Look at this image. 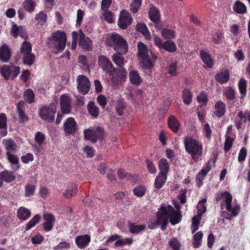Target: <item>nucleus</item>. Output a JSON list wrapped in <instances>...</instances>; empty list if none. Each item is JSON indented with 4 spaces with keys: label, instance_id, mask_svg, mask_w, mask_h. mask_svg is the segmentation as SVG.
I'll return each instance as SVG.
<instances>
[{
    "label": "nucleus",
    "instance_id": "nucleus-4",
    "mask_svg": "<svg viewBox=\"0 0 250 250\" xmlns=\"http://www.w3.org/2000/svg\"><path fill=\"white\" fill-rule=\"evenodd\" d=\"M173 205L176 209H174L171 206L165 204H162L160 208L164 213H167L170 216L171 224L175 225L178 224L182 219L181 206L176 201H173Z\"/></svg>",
    "mask_w": 250,
    "mask_h": 250
},
{
    "label": "nucleus",
    "instance_id": "nucleus-42",
    "mask_svg": "<svg viewBox=\"0 0 250 250\" xmlns=\"http://www.w3.org/2000/svg\"><path fill=\"white\" fill-rule=\"evenodd\" d=\"M203 234L200 231L196 232L193 236L192 245L194 248H198L201 245Z\"/></svg>",
    "mask_w": 250,
    "mask_h": 250
},
{
    "label": "nucleus",
    "instance_id": "nucleus-15",
    "mask_svg": "<svg viewBox=\"0 0 250 250\" xmlns=\"http://www.w3.org/2000/svg\"><path fill=\"white\" fill-rule=\"evenodd\" d=\"M79 32V45L84 50H90L92 47L91 40L88 37H86L81 30H80Z\"/></svg>",
    "mask_w": 250,
    "mask_h": 250
},
{
    "label": "nucleus",
    "instance_id": "nucleus-1",
    "mask_svg": "<svg viewBox=\"0 0 250 250\" xmlns=\"http://www.w3.org/2000/svg\"><path fill=\"white\" fill-rule=\"evenodd\" d=\"M185 148L195 162L201 159L203 153V145L198 139L185 137L184 139Z\"/></svg>",
    "mask_w": 250,
    "mask_h": 250
},
{
    "label": "nucleus",
    "instance_id": "nucleus-54",
    "mask_svg": "<svg viewBox=\"0 0 250 250\" xmlns=\"http://www.w3.org/2000/svg\"><path fill=\"white\" fill-rule=\"evenodd\" d=\"M35 19L38 21V24L43 25L47 21V15L43 11H41L36 15Z\"/></svg>",
    "mask_w": 250,
    "mask_h": 250
},
{
    "label": "nucleus",
    "instance_id": "nucleus-12",
    "mask_svg": "<svg viewBox=\"0 0 250 250\" xmlns=\"http://www.w3.org/2000/svg\"><path fill=\"white\" fill-rule=\"evenodd\" d=\"M132 21V19L130 15L125 10H122L120 14L118 24L119 26L125 29L130 25Z\"/></svg>",
    "mask_w": 250,
    "mask_h": 250
},
{
    "label": "nucleus",
    "instance_id": "nucleus-18",
    "mask_svg": "<svg viewBox=\"0 0 250 250\" xmlns=\"http://www.w3.org/2000/svg\"><path fill=\"white\" fill-rule=\"evenodd\" d=\"M211 170V165L209 162L206 164L205 167L203 168L201 171L197 174L196 180L198 187H200L203 185V182L205 176Z\"/></svg>",
    "mask_w": 250,
    "mask_h": 250
},
{
    "label": "nucleus",
    "instance_id": "nucleus-56",
    "mask_svg": "<svg viewBox=\"0 0 250 250\" xmlns=\"http://www.w3.org/2000/svg\"><path fill=\"white\" fill-rule=\"evenodd\" d=\"M247 82L244 79H241L239 82L238 87L240 93L242 94L241 98H243L246 93Z\"/></svg>",
    "mask_w": 250,
    "mask_h": 250
},
{
    "label": "nucleus",
    "instance_id": "nucleus-22",
    "mask_svg": "<svg viewBox=\"0 0 250 250\" xmlns=\"http://www.w3.org/2000/svg\"><path fill=\"white\" fill-rule=\"evenodd\" d=\"M225 112L226 104L222 101H217L215 104L214 115L218 118H221L224 116Z\"/></svg>",
    "mask_w": 250,
    "mask_h": 250
},
{
    "label": "nucleus",
    "instance_id": "nucleus-24",
    "mask_svg": "<svg viewBox=\"0 0 250 250\" xmlns=\"http://www.w3.org/2000/svg\"><path fill=\"white\" fill-rule=\"evenodd\" d=\"M200 57L207 68H210L213 65V61L210 55L206 51L202 50L200 51Z\"/></svg>",
    "mask_w": 250,
    "mask_h": 250
},
{
    "label": "nucleus",
    "instance_id": "nucleus-40",
    "mask_svg": "<svg viewBox=\"0 0 250 250\" xmlns=\"http://www.w3.org/2000/svg\"><path fill=\"white\" fill-rule=\"evenodd\" d=\"M167 175L159 173L156 177L154 185L157 188H161L166 182Z\"/></svg>",
    "mask_w": 250,
    "mask_h": 250
},
{
    "label": "nucleus",
    "instance_id": "nucleus-37",
    "mask_svg": "<svg viewBox=\"0 0 250 250\" xmlns=\"http://www.w3.org/2000/svg\"><path fill=\"white\" fill-rule=\"evenodd\" d=\"M0 176L2 181H4L6 183H10L13 181L15 179L14 173L12 172L7 170L1 172L0 173Z\"/></svg>",
    "mask_w": 250,
    "mask_h": 250
},
{
    "label": "nucleus",
    "instance_id": "nucleus-3",
    "mask_svg": "<svg viewBox=\"0 0 250 250\" xmlns=\"http://www.w3.org/2000/svg\"><path fill=\"white\" fill-rule=\"evenodd\" d=\"M216 200L218 201H222L221 203L222 207L225 206L227 211L230 213V214L225 217L226 219L231 220L233 217H236L239 214L240 210V206L235 205L232 206V196L229 192L225 191L218 194L217 195Z\"/></svg>",
    "mask_w": 250,
    "mask_h": 250
},
{
    "label": "nucleus",
    "instance_id": "nucleus-34",
    "mask_svg": "<svg viewBox=\"0 0 250 250\" xmlns=\"http://www.w3.org/2000/svg\"><path fill=\"white\" fill-rule=\"evenodd\" d=\"M78 191V186L72 184L66 188V190L63 193L65 197L69 198L76 195Z\"/></svg>",
    "mask_w": 250,
    "mask_h": 250
},
{
    "label": "nucleus",
    "instance_id": "nucleus-2",
    "mask_svg": "<svg viewBox=\"0 0 250 250\" xmlns=\"http://www.w3.org/2000/svg\"><path fill=\"white\" fill-rule=\"evenodd\" d=\"M137 47L141 65L145 69H149L152 68L157 59L156 55L149 51L147 46L141 42L138 43Z\"/></svg>",
    "mask_w": 250,
    "mask_h": 250
},
{
    "label": "nucleus",
    "instance_id": "nucleus-31",
    "mask_svg": "<svg viewBox=\"0 0 250 250\" xmlns=\"http://www.w3.org/2000/svg\"><path fill=\"white\" fill-rule=\"evenodd\" d=\"M159 168L160 170L159 173L167 175L169 169V164L167 160L165 158H162L158 163Z\"/></svg>",
    "mask_w": 250,
    "mask_h": 250
},
{
    "label": "nucleus",
    "instance_id": "nucleus-20",
    "mask_svg": "<svg viewBox=\"0 0 250 250\" xmlns=\"http://www.w3.org/2000/svg\"><path fill=\"white\" fill-rule=\"evenodd\" d=\"M215 79L221 84L227 83L229 79V73L227 70H222L214 76Z\"/></svg>",
    "mask_w": 250,
    "mask_h": 250
},
{
    "label": "nucleus",
    "instance_id": "nucleus-46",
    "mask_svg": "<svg viewBox=\"0 0 250 250\" xmlns=\"http://www.w3.org/2000/svg\"><path fill=\"white\" fill-rule=\"evenodd\" d=\"M136 29L138 31L142 33L146 39L150 38V34L145 24L142 23H138L136 25Z\"/></svg>",
    "mask_w": 250,
    "mask_h": 250
},
{
    "label": "nucleus",
    "instance_id": "nucleus-62",
    "mask_svg": "<svg viewBox=\"0 0 250 250\" xmlns=\"http://www.w3.org/2000/svg\"><path fill=\"white\" fill-rule=\"evenodd\" d=\"M169 245L173 250H180L181 245L176 238H173L169 242Z\"/></svg>",
    "mask_w": 250,
    "mask_h": 250
},
{
    "label": "nucleus",
    "instance_id": "nucleus-30",
    "mask_svg": "<svg viewBox=\"0 0 250 250\" xmlns=\"http://www.w3.org/2000/svg\"><path fill=\"white\" fill-rule=\"evenodd\" d=\"M233 9L237 14H244L247 12L246 6L239 0H236L234 3Z\"/></svg>",
    "mask_w": 250,
    "mask_h": 250
},
{
    "label": "nucleus",
    "instance_id": "nucleus-36",
    "mask_svg": "<svg viewBox=\"0 0 250 250\" xmlns=\"http://www.w3.org/2000/svg\"><path fill=\"white\" fill-rule=\"evenodd\" d=\"M236 91L232 87H226L223 90V95L228 100L232 101L235 98Z\"/></svg>",
    "mask_w": 250,
    "mask_h": 250
},
{
    "label": "nucleus",
    "instance_id": "nucleus-43",
    "mask_svg": "<svg viewBox=\"0 0 250 250\" xmlns=\"http://www.w3.org/2000/svg\"><path fill=\"white\" fill-rule=\"evenodd\" d=\"M168 220L170 222V217L167 213H164L162 211V216L159 218V226L161 225V229L165 230L167 228V225L168 223Z\"/></svg>",
    "mask_w": 250,
    "mask_h": 250
},
{
    "label": "nucleus",
    "instance_id": "nucleus-41",
    "mask_svg": "<svg viewBox=\"0 0 250 250\" xmlns=\"http://www.w3.org/2000/svg\"><path fill=\"white\" fill-rule=\"evenodd\" d=\"M24 9L29 13H32L35 10L36 3L33 0H25L22 3Z\"/></svg>",
    "mask_w": 250,
    "mask_h": 250
},
{
    "label": "nucleus",
    "instance_id": "nucleus-8",
    "mask_svg": "<svg viewBox=\"0 0 250 250\" xmlns=\"http://www.w3.org/2000/svg\"><path fill=\"white\" fill-rule=\"evenodd\" d=\"M57 108L54 103H51L49 106H44L39 110L40 118L48 122H52L55 119Z\"/></svg>",
    "mask_w": 250,
    "mask_h": 250
},
{
    "label": "nucleus",
    "instance_id": "nucleus-13",
    "mask_svg": "<svg viewBox=\"0 0 250 250\" xmlns=\"http://www.w3.org/2000/svg\"><path fill=\"white\" fill-rule=\"evenodd\" d=\"M238 120L235 121V125L237 129L242 128L243 124L248 123L250 125V111H240L238 113Z\"/></svg>",
    "mask_w": 250,
    "mask_h": 250
},
{
    "label": "nucleus",
    "instance_id": "nucleus-5",
    "mask_svg": "<svg viewBox=\"0 0 250 250\" xmlns=\"http://www.w3.org/2000/svg\"><path fill=\"white\" fill-rule=\"evenodd\" d=\"M48 41L58 52H62L66 45V36L63 32L58 30L52 33Z\"/></svg>",
    "mask_w": 250,
    "mask_h": 250
},
{
    "label": "nucleus",
    "instance_id": "nucleus-64",
    "mask_svg": "<svg viewBox=\"0 0 250 250\" xmlns=\"http://www.w3.org/2000/svg\"><path fill=\"white\" fill-rule=\"evenodd\" d=\"M146 166L148 171L152 174L156 173V168L154 164L150 160L147 159L146 160Z\"/></svg>",
    "mask_w": 250,
    "mask_h": 250
},
{
    "label": "nucleus",
    "instance_id": "nucleus-50",
    "mask_svg": "<svg viewBox=\"0 0 250 250\" xmlns=\"http://www.w3.org/2000/svg\"><path fill=\"white\" fill-rule=\"evenodd\" d=\"M122 52H119L117 54L113 55V61L114 62L118 65L120 68L123 67L125 64V61L123 57L121 56Z\"/></svg>",
    "mask_w": 250,
    "mask_h": 250
},
{
    "label": "nucleus",
    "instance_id": "nucleus-10",
    "mask_svg": "<svg viewBox=\"0 0 250 250\" xmlns=\"http://www.w3.org/2000/svg\"><path fill=\"white\" fill-rule=\"evenodd\" d=\"M98 64L102 70L112 76L115 74L116 69L114 68L113 64L110 60L104 56H100L98 58Z\"/></svg>",
    "mask_w": 250,
    "mask_h": 250
},
{
    "label": "nucleus",
    "instance_id": "nucleus-38",
    "mask_svg": "<svg viewBox=\"0 0 250 250\" xmlns=\"http://www.w3.org/2000/svg\"><path fill=\"white\" fill-rule=\"evenodd\" d=\"M87 110L89 113L94 118H97L99 114V108L93 102H89L87 105Z\"/></svg>",
    "mask_w": 250,
    "mask_h": 250
},
{
    "label": "nucleus",
    "instance_id": "nucleus-44",
    "mask_svg": "<svg viewBox=\"0 0 250 250\" xmlns=\"http://www.w3.org/2000/svg\"><path fill=\"white\" fill-rule=\"evenodd\" d=\"M25 101L28 104H32L34 102L35 94L31 89L26 90L23 93Z\"/></svg>",
    "mask_w": 250,
    "mask_h": 250
},
{
    "label": "nucleus",
    "instance_id": "nucleus-26",
    "mask_svg": "<svg viewBox=\"0 0 250 250\" xmlns=\"http://www.w3.org/2000/svg\"><path fill=\"white\" fill-rule=\"evenodd\" d=\"M130 83L136 85H139L142 83V80L138 71L131 70L129 73Z\"/></svg>",
    "mask_w": 250,
    "mask_h": 250
},
{
    "label": "nucleus",
    "instance_id": "nucleus-27",
    "mask_svg": "<svg viewBox=\"0 0 250 250\" xmlns=\"http://www.w3.org/2000/svg\"><path fill=\"white\" fill-rule=\"evenodd\" d=\"M2 144L4 145L6 152H14L16 150L17 145L15 142L11 138L4 139L2 140Z\"/></svg>",
    "mask_w": 250,
    "mask_h": 250
},
{
    "label": "nucleus",
    "instance_id": "nucleus-17",
    "mask_svg": "<svg viewBox=\"0 0 250 250\" xmlns=\"http://www.w3.org/2000/svg\"><path fill=\"white\" fill-rule=\"evenodd\" d=\"M43 219L44 221L42 224L44 230L46 231H50L53 227L55 221L54 216L50 213H45L43 215Z\"/></svg>",
    "mask_w": 250,
    "mask_h": 250
},
{
    "label": "nucleus",
    "instance_id": "nucleus-52",
    "mask_svg": "<svg viewBox=\"0 0 250 250\" xmlns=\"http://www.w3.org/2000/svg\"><path fill=\"white\" fill-rule=\"evenodd\" d=\"M146 188L143 186H139L133 189L134 194L138 197H142L146 194Z\"/></svg>",
    "mask_w": 250,
    "mask_h": 250
},
{
    "label": "nucleus",
    "instance_id": "nucleus-6",
    "mask_svg": "<svg viewBox=\"0 0 250 250\" xmlns=\"http://www.w3.org/2000/svg\"><path fill=\"white\" fill-rule=\"evenodd\" d=\"M32 45L30 42L26 41L23 42L21 47V52L24 64L31 65L33 64L35 56L31 53Z\"/></svg>",
    "mask_w": 250,
    "mask_h": 250
},
{
    "label": "nucleus",
    "instance_id": "nucleus-48",
    "mask_svg": "<svg viewBox=\"0 0 250 250\" xmlns=\"http://www.w3.org/2000/svg\"><path fill=\"white\" fill-rule=\"evenodd\" d=\"M162 49H164L169 52L173 53L176 51L177 47L175 44L173 42L167 41L164 42V45Z\"/></svg>",
    "mask_w": 250,
    "mask_h": 250
},
{
    "label": "nucleus",
    "instance_id": "nucleus-33",
    "mask_svg": "<svg viewBox=\"0 0 250 250\" xmlns=\"http://www.w3.org/2000/svg\"><path fill=\"white\" fill-rule=\"evenodd\" d=\"M168 125L169 128L175 132H178L180 125L177 119L174 116H171L169 117Z\"/></svg>",
    "mask_w": 250,
    "mask_h": 250
},
{
    "label": "nucleus",
    "instance_id": "nucleus-57",
    "mask_svg": "<svg viewBox=\"0 0 250 250\" xmlns=\"http://www.w3.org/2000/svg\"><path fill=\"white\" fill-rule=\"evenodd\" d=\"M10 65H4L0 67L1 75L5 80L10 78Z\"/></svg>",
    "mask_w": 250,
    "mask_h": 250
},
{
    "label": "nucleus",
    "instance_id": "nucleus-25",
    "mask_svg": "<svg viewBox=\"0 0 250 250\" xmlns=\"http://www.w3.org/2000/svg\"><path fill=\"white\" fill-rule=\"evenodd\" d=\"M31 215V211L24 207H20L17 210V217L21 221L27 220Z\"/></svg>",
    "mask_w": 250,
    "mask_h": 250
},
{
    "label": "nucleus",
    "instance_id": "nucleus-51",
    "mask_svg": "<svg viewBox=\"0 0 250 250\" xmlns=\"http://www.w3.org/2000/svg\"><path fill=\"white\" fill-rule=\"evenodd\" d=\"M125 107V103L123 99L120 98L117 101V106L116 111L118 115L122 116L123 114V110Z\"/></svg>",
    "mask_w": 250,
    "mask_h": 250
},
{
    "label": "nucleus",
    "instance_id": "nucleus-21",
    "mask_svg": "<svg viewBox=\"0 0 250 250\" xmlns=\"http://www.w3.org/2000/svg\"><path fill=\"white\" fill-rule=\"evenodd\" d=\"M11 56L8 47L4 44L0 47V61L3 62H8Z\"/></svg>",
    "mask_w": 250,
    "mask_h": 250
},
{
    "label": "nucleus",
    "instance_id": "nucleus-59",
    "mask_svg": "<svg viewBox=\"0 0 250 250\" xmlns=\"http://www.w3.org/2000/svg\"><path fill=\"white\" fill-rule=\"evenodd\" d=\"M35 191V186L31 184H27L25 187L24 196L26 197H29L34 194Z\"/></svg>",
    "mask_w": 250,
    "mask_h": 250
},
{
    "label": "nucleus",
    "instance_id": "nucleus-47",
    "mask_svg": "<svg viewBox=\"0 0 250 250\" xmlns=\"http://www.w3.org/2000/svg\"><path fill=\"white\" fill-rule=\"evenodd\" d=\"M162 210L160 208L159 210L157 212V219L148 222V227L149 229H153L159 226V218L160 216H162Z\"/></svg>",
    "mask_w": 250,
    "mask_h": 250
},
{
    "label": "nucleus",
    "instance_id": "nucleus-32",
    "mask_svg": "<svg viewBox=\"0 0 250 250\" xmlns=\"http://www.w3.org/2000/svg\"><path fill=\"white\" fill-rule=\"evenodd\" d=\"M150 19L155 23H158L160 19V13L159 11L155 7L150 8L149 11Z\"/></svg>",
    "mask_w": 250,
    "mask_h": 250
},
{
    "label": "nucleus",
    "instance_id": "nucleus-61",
    "mask_svg": "<svg viewBox=\"0 0 250 250\" xmlns=\"http://www.w3.org/2000/svg\"><path fill=\"white\" fill-rule=\"evenodd\" d=\"M117 76L122 82H124L126 79L127 72L124 67H120L118 70H116Z\"/></svg>",
    "mask_w": 250,
    "mask_h": 250
},
{
    "label": "nucleus",
    "instance_id": "nucleus-60",
    "mask_svg": "<svg viewBox=\"0 0 250 250\" xmlns=\"http://www.w3.org/2000/svg\"><path fill=\"white\" fill-rule=\"evenodd\" d=\"M200 220L201 218H199V217L194 216L192 218L191 227L192 233H194L198 229Z\"/></svg>",
    "mask_w": 250,
    "mask_h": 250
},
{
    "label": "nucleus",
    "instance_id": "nucleus-58",
    "mask_svg": "<svg viewBox=\"0 0 250 250\" xmlns=\"http://www.w3.org/2000/svg\"><path fill=\"white\" fill-rule=\"evenodd\" d=\"M10 78L14 80L19 74L20 72V68L18 66L13 64L10 65Z\"/></svg>",
    "mask_w": 250,
    "mask_h": 250
},
{
    "label": "nucleus",
    "instance_id": "nucleus-28",
    "mask_svg": "<svg viewBox=\"0 0 250 250\" xmlns=\"http://www.w3.org/2000/svg\"><path fill=\"white\" fill-rule=\"evenodd\" d=\"M7 159L11 164L12 168L15 171L18 170L20 168L19 165V160L18 156L11 153L6 152Z\"/></svg>",
    "mask_w": 250,
    "mask_h": 250
},
{
    "label": "nucleus",
    "instance_id": "nucleus-14",
    "mask_svg": "<svg viewBox=\"0 0 250 250\" xmlns=\"http://www.w3.org/2000/svg\"><path fill=\"white\" fill-rule=\"evenodd\" d=\"M63 129L67 135L76 133L77 130V123L73 118L69 117L66 119L63 125Z\"/></svg>",
    "mask_w": 250,
    "mask_h": 250
},
{
    "label": "nucleus",
    "instance_id": "nucleus-7",
    "mask_svg": "<svg viewBox=\"0 0 250 250\" xmlns=\"http://www.w3.org/2000/svg\"><path fill=\"white\" fill-rule=\"evenodd\" d=\"M108 42L117 52L125 53L127 51V45L126 41L118 34H113L111 35L108 40Z\"/></svg>",
    "mask_w": 250,
    "mask_h": 250
},
{
    "label": "nucleus",
    "instance_id": "nucleus-53",
    "mask_svg": "<svg viewBox=\"0 0 250 250\" xmlns=\"http://www.w3.org/2000/svg\"><path fill=\"white\" fill-rule=\"evenodd\" d=\"M162 36L166 39H172L175 37V33L173 30L167 28L162 30Z\"/></svg>",
    "mask_w": 250,
    "mask_h": 250
},
{
    "label": "nucleus",
    "instance_id": "nucleus-29",
    "mask_svg": "<svg viewBox=\"0 0 250 250\" xmlns=\"http://www.w3.org/2000/svg\"><path fill=\"white\" fill-rule=\"evenodd\" d=\"M11 33L14 37L17 38L18 36H20L24 38L26 36L24 34V28L22 26H18L17 24L14 23L11 29Z\"/></svg>",
    "mask_w": 250,
    "mask_h": 250
},
{
    "label": "nucleus",
    "instance_id": "nucleus-49",
    "mask_svg": "<svg viewBox=\"0 0 250 250\" xmlns=\"http://www.w3.org/2000/svg\"><path fill=\"white\" fill-rule=\"evenodd\" d=\"M41 219V216L39 214H36L26 225L25 230L28 231L32 228L36 226Z\"/></svg>",
    "mask_w": 250,
    "mask_h": 250
},
{
    "label": "nucleus",
    "instance_id": "nucleus-35",
    "mask_svg": "<svg viewBox=\"0 0 250 250\" xmlns=\"http://www.w3.org/2000/svg\"><path fill=\"white\" fill-rule=\"evenodd\" d=\"M6 123L7 118L6 115L4 113L0 114V129L1 130V134L3 136H5L7 133Z\"/></svg>",
    "mask_w": 250,
    "mask_h": 250
},
{
    "label": "nucleus",
    "instance_id": "nucleus-23",
    "mask_svg": "<svg viewBox=\"0 0 250 250\" xmlns=\"http://www.w3.org/2000/svg\"><path fill=\"white\" fill-rule=\"evenodd\" d=\"M24 105V102L22 101L19 102L17 105L20 122L22 123L27 122L28 120V117L25 115L23 109Z\"/></svg>",
    "mask_w": 250,
    "mask_h": 250
},
{
    "label": "nucleus",
    "instance_id": "nucleus-19",
    "mask_svg": "<svg viewBox=\"0 0 250 250\" xmlns=\"http://www.w3.org/2000/svg\"><path fill=\"white\" fill-rule=\"evenodd\" d=\"M90 241V236L87 234L78 236L75 240L77 246L81 249H85L88 245Z\"/></svg>",
    "mask_w": 250,
    "mask_h": 250
},
{
    "label": "nucleus",
    "instance_id": "nucleus-55",
    "mask_svg": "<svg viewBox=\"0 0 250 250\" xmlns=\"http://www.w3.org/2000/svg\"><path fill=\"white\" fill-rule=\"evenodd\" d=\"M183 100L186 104H189L192 100V94L189 90L185 89L183 91Z\"/></svg>",
    "mask_w": 250,
    "mask_h": 250
},
{
    "label": "nucleus",
    "instance_id": "nucleus-39",
    "mask_svg": "<svg viewBox=\"0 0 250 250\" xmlns=\"http://www.w3.org/2000/svg\"><path fill=\"white\" fill-rule=\"evenodd\" d=\"M146 228L145 225H135L134 223H128V228L130 232L132 233H138L144 230Z\"/></svg>",
    "mask_w": 250,
    "mask_h": 250
},
{
    "label": "nucleus",
    "instance_id": "nucleus-45",
    "mask_svg": "<svg viewBox=\"0 0 250 250\" xmlns=\"http://www.w3.org/2000/svg\"><path fill=\"white\" fill-rule=\"evenodd\" d=\"M206 202L207 200L205 198L199 202L197 207L198 208L197 214L195 216V217H199V218L201 219L202 215L206 211V206H205Z\"/></svg>",
    "mask_w": 250,
    "mask_h": 250
},
{
    "label": "nucleus",
    "instance_id": "nucleus-63",
    "mask_svg": "<svg viewBox=\"0 0 250 250\" xmlns=\"http://www.w3.org/2000/svg\"><path fill=\"white\" fill-rule=\"evenodd\" d=\"M70 248V244L66 241L60 242L55 248V250H64Z\"/></svg>",
    "mask_w": 250,
    "mask_h": 250
},
{
    "label": "nucleus",
    "instance_id": "nucleus-9",
    "mask_svg": "<svg viewBox=\"0 0 250 250\" xmlns=\"http://www.w3.org/2000/svg\"><path fill=\"white\" fill-rule=\"evenodd\" d=\"M83 134L84 138L92 143H96L98 140H102L104 136L103 129L100 127L95 130L87 129L84 131Z\"/></svg>",
    "mask_w": 250,
    "mask_h": 250
},
{
    "label": "nucleus",
    "instance_id": "nucleus-16",
    "mask_svg": "<svg viewBox=\"0 0 250 250\" xmlns=\"http://www.w3.org/2000/svg\"><path fill=\"white\" fill-rule=\"evenodd\" d=\"M61 109L62 113L68 114L71 109V102L69 97L62 95L60 99Z\"/></svg>",
    "mask_w": 250,
    "mask_h": 250
},
{
    "label": "nucleus",
    "instance_id": "nucleus-11",
    "mask_svg": "<svg viewBox=\"0 0 250 250\" xmlns=\"http://www.w3.org/2000/svg\"><path fill=\"white\" fill-rule=\"evenodd\" d=\"M77 89L78 91L83 94H87L90 89V82L84 75H79L77 78Z\"/></svg>",
    "mask_w": 250,
    "mask_h": 250
}]
</instances>
